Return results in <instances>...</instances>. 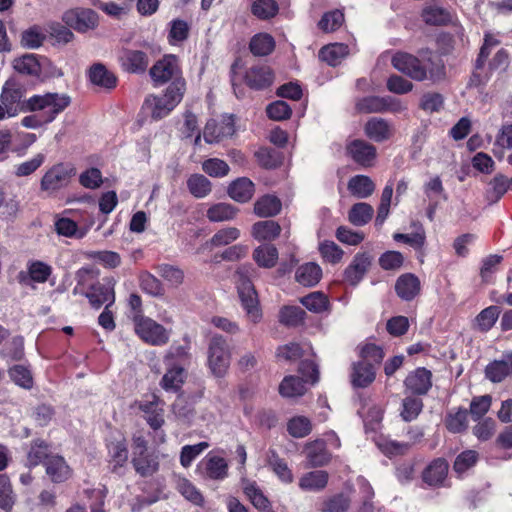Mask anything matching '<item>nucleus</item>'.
<instances>
[{"mask_svg":"<svg viewBox=\"0 0 512 512\" xmlns=\"http://www.w3.org/2000/svg\"><path fill=\"white\" fill-rule=\"evenodd\" d=\"M347 152L356 163L364 167L372 166L376 159V148L364 140L357 139L350 142Z\"/></svg>","mask_w":512,"mask_h":512,"instance_id":"17","label":"nucleus"},{"mask_svg":"<svg viewBox=\"0 0 512 512\" xmlns=\"http://www.w3.org/2000/svg\"><path fill=\"white\" fill-rule=\"evenodd\" d=\"M509 188V181L503 175L495 176L489 183L486 198L490 203L497 202Z\"/></svg>","mask_w":512,"mask_h":512,"instance_id":"53","label":"nucleus"},{"mask_svg":"<svg viewBox=\"0 0 512 512\" xmlns=\"http://www.w3.org/2000/svg\"><path fill=\"white\" fill-rule=\"evenodd\" d=\"M395 291L402 300L410 301L419 294L420 281L411 273L403 274L395 283Z\"/></svg>","mask_w":512,"mask_h":512,"instance_id":"27","label":"nucleus"},{"mask_svg":"<svg viewBox=\"0 0 512 512\" xmlns=\"http://www.w3.org/2000/svg\"><path fill=\"white\" fill-rule=\"evenodd\" d=\"M88 76L90 81L99 87L112 89L116 86L117 79L115 75L101 63L92 65Z\"/></svg>","mask_w":512,"mask_h":512,"instance_id":"29","label":"nucleus"},{"mask_svg":"<svg viewBox=\"0 0 512 512\" xmlns=\"http://www.w3.org/2000/svg\"><path fill=\"white\" fill-rule=\"evenodd\" d=\"M373 213L374 209L370 204L360 202L351 207L348 219L355 226H363L372 219Z\"/></svg>","mask_w":512,"mask_h":512,"instance_id":"44","label":"nucleus"},{"mask_svg":"<svg viewBox=\"0 0 512 512\" xmlns=\"http://www.w3.org/2000/svg\"><path fill=\"white\" fill-rule=\"evenodd\" d=\"M25 94V86L17 79L10 78L2 87L0 101L7 107H11L13 112L18 115L22 111H28L26 101H23Z\"/></svg>","mask_w":512,"mask_h":512,"instance_id":"10","label":"nucleus"},{"mask_svg":"<svg viewBox=\"0 0 512 512\" xmlns=\"http://www.w3.org/2000/svg\"><path fill=\"white\" fill-rule=\"evenodd\" d=\"M115 283L114 278L108 277L103 279V283L91 284L90 291L86 292L85 295L93 308L99 309L102 305L110 307L114 303Z\"/></svg>","mask_w":512,"mask_h":512,"instance_id":"11","label":"nucleus"},{"mask_svg":"<svg viewBox=\"0 0 512 512\" xmlns=\"http://www.w3.org/2000/svg\"><path fill=\"white\" fill-rule=\"evenodd\" d=\"M118 59L123 70L129 73H143L149 64L145 52L129 48L122 49Z\"/></svg>","mask_w":512,"mask_h":512,"instance_id":"15","label":"nucleus"},{"mask_svg":"<svg viewBox=\"0 0 512 512\" xmlns=\"http://www.w3.org/2000/svg\"><path fill=\"white\" fill-rule=\"evenodd\" d=\"M364 131L369 139L375 142H384L392 137L393 126L383 118L373 117L366 122Z\"/></svg>","mask_w":512,"mask_h":512,"instance_id":"22","label":"nucleus"},{"mask_svg":"<svg viewBox=\"0 0 512 512\" xmlns=\"http://www.w3.org/2000/svg\"><path fill=\"white\" fill-rule=\"evenodd\" d=\"M108 452L113 465V471L117 472L118 468H122L128 460V450L125 439L119 436L111 441L108 444Z\"/></svg>","mask_w":512,"mask_h":512,"instance_id":"35","label":"nucleus"},{"mask_svg":"<svg viewBox=\"0 0 512 512\" xmlns=\"http://www.w3.org/2000/svg\"><path fill=\"white\" fill-rule=\"evenodd\" d=\"M423 437V432L419 429L408 431L409 441L397 442L390 439H380L377 442L378 448L387 456H397L405 454L412 444L417 443Z\"/></svg>","mask_w":512,"mask_h":512,"instance_id":"16","label":"nucleus"},{"mask_svg":"<svg viewBox=\"0 0 512 512\" xmlns=\"http://www.w3.org/2000/svg\"><path fill=\"white\" fill-rule=\"evenodd\" d=\"M66 24L79 32L94 29L98 24V16L91 9H75L65 13Z\"/></svg>","mask_w":512,"mask_h":512,"instance_id":"14","label":"nucleus"},{"mask_svg":"<svg viewBox=\"0 0 512 512\" xmlns=\"http://www.w3.org/2000/svg\"><path fill=\"white\" fill-rule=\"evenodd\" d=\"M14 69L22 74L35 75L39 71V63L35 55L26 54L14 60Z\"/></svg>","mask_w":512,"mask_h":512,"instance_id":"62","label":"nucleus"},{"mask_svg":"<svg viewBox=\"0 0 512 512\" xmlns=\"http://www.w3.org/2000/svg\"><path fill=\"white\" fill-rule=\"evenodd\" d=\"M9 376L11 380L24 389H31L33 387V377L31 371L24 365H14L9 369Z\"/></svg>","mask_w":512,"mask_h":512,"instance_id":"54","label":"nucleus"},{"mask_svg":"<svg viewBox=\"0 0 512 512\" xmlns=\"http://www.w3.org/2000/svg\"><path fill=\"white\" fill-rule=\"evenodd\" d=\"M253 259L258 266L272 268L278 260V250L275 246L265 244L258 246L253 251Z\"/></svg>","mask_w":512,"mask_h":512,"instance_id":"42","label":"nucleus"},{"mask_svg":"<svg viewBox=\"0 0 512 512\" xmlns=\"http://www.w3.org/2000/svg\"><path fill=\"white\" fill-rule=\"evenodd\" d=\"M347 188L353 196L365 199L372 195L375 184L368 176L356 175L348 181Z\"/></svg>","mask_w":512,"mask_h":512,"instance_id":"34","label":"nucleus"},{"mask_svg":"<svg viewBox=\"0 0 512 512\" xmlns=\"http://www.w3.org/2000/svg\"><path fill=\"white\" fill-rule=\"evenodd\" d=\"M234 131L232 116H223L220 121L212 119L206 123L203 137L207 143L213 144L233 135Z\"/></svg>","mask_w":512,"mask_h":512,"instance_id":"13","label":"nucleus"},{"mask_svg":"<svg viewBox=\"0 0 512 512\" xmlns=\"http://www.w3.org/2000/svg\"><path fill=\"white\" fill-rule=\"evenodd\" d=\"M238 209L229 203H216L212 205L206 213L211 222L230 221L236 217Z\"/></svg>","mask_w":512,"mask_h":512,"instance_id":"43","label":"nucleus"},{"mask_svg":"<svg viewBox=\"0 0 512 512\" xmlns=\"http://www.w3.org/2000/svg\"><path fill=\"white\" fill-rule=\"evenodd\" d=\"M422 18L429 25H446L452 21L453 16L437 4H429L422 11Z\"/></svg>","mask_w":512,"mask_h":512,"instance_id":"36","label":"nucleus"},{"mask_svg":"<svg viewBox=\"0 0 512 512\" xmlns=\"http://www.w3.org/2000/svg\"><path fill=\"white\" fill-rule=\"evenodd\" d=\"M500 308L498 306H489L483 309L475 319V326L481 332L489 331L496 323Z\"/></svg>","mask_w":512,"mask_h":512,"instance_id":"47","label":"nucleus"},{"mask_svg":"<svg viewBox=\"0 0 512 512\" xmlns=\"http://www.w3.org/2000/svg\"><path fill=\"white\" fill-rule=\"evenodd\" d=\"M446 428L452 433H461L468 427V412L465 409L450 411L445 418Z\"/></svg>","mask_w":512,"mask_h":512,"instance_id":"48","label":"nucleus"},{"mask_svg":"<svg viewBox=\"0 0 512 512\" xmlns=\"http://www.w3.org/2000/svg\"><path fill=\"white\" fill-rule=\"evenodd\" d=\"M245 81L252 89H265L273 82L272 70L268 66L252 67L246 72Z\"/></svg>","mask_w":512,"mask_h":512,"instance_id":"24","label":"nucleus"},{"mask_svg":"<svg viewBox=\"0 0 512 512\" xmlns=\"http://www.w3.org/2000/svg\"><path fill=\"white\" fill-rule=\"evenodd\" d=\"M44 466L47 476L54 483L65 482L72 476L71 467L60 455L52 454L47 457V460L44 462Z\"/></svg>","mask_w":512,"mask_h":512,"instance_id":"18","label":"nucleus"},{"mask_svg":"<svg viewBox=\"0 0 512 512\" xmlns=\"http://www.w3.org/2000/svg\"><path fill=\"white\" fill-rule=\"evenodd\" d=\"M328 483V473L323 470H315L305 473L299 479V487L305 491H320Z\"/></svg>","mask_w":512,"mask_h":512,"instance_id":"40","label":"nucleus"},{"mask_svg":"<svg viewBox=\"0 0 512 512\" xmlns=\"http://www.w3.org/2000/svg\"><path fill=\"white\" fill-rule=\"evenodd\" d=\"M242 488L252 505L261 512H271V503L253 481L243 480Z\"/></svg>","mask_w":512,"mask_h":512,"instance_id":"28","label":"nucleus"},{"mask_svg":"<svg viewBox=\"0 0 512 512\" xmlns=\"http://www.w3.org/2000/svg\"><path fill=\"white\" fill-rule=\"evenodd\" d=\"M241 236V232L236 227H224L218 230L210 239V244L213 247H222L229 245Z\"/></svg>","mask_w":512,"mask_h":512,"instance_id":"52","label":"nucleus"},{"mask_svg":"<svg viewBox=\"0 0 512 512\" xmlns=\"http://www.w3.org/2000/svg\"><path fill=\"white\" fill-rule=\"evenodd\" d=\"M209 447L207 442H200L194 445H185L181 449L180 463L187 468L204 450Z\"/></svg>","mask_w":512,"mask_h":512,"instance_id":"60","label":"nucleus"},{"mask_svg":"<svg viewBox=\"0 0 512 512\" xmlns=\"http://www.w3.org/2000/svg\"><path fill=\"white\" fill-rule=\"evenodd\" d=\"M350 506L349 499L343 494L335 495L323 502V512H346Z\"/></svg>","mask_w":512,"mask_h":512,"instance_id":"64","label":"nucleus"},{"mask_svg":"<svg viewBox=\"0 0 512 512\" xmlns=\"http://www.w3.org/2000/svg\"><path fill=\"white\" fill-rule=\"evenodd\" d=\"M278 12V5L274 0H255L252 4V13L259 19H269Z\"/></svg>","mask_w":512,"mask_h":512,"instance_id":"56","label":"nucleus"},{"mask_svg":"<svg viewBox=\"0 0 512 512\" xmlns=\"http://www.w3.org/2000/svg\"><path fill=\"white\" fill-rule=\"evenodd\" d=\"M58 235L82 238L84 233L78 231L76 222L67 217H58L54 223Z\"/></svg>","mask_w":512,"mask_h":512,"instance_id":"61","label":"nucleus"},{"mask_svg":"<svg viewBox=\"0 0 512 512\" xmlns=\"http://www.w3.org/2000/svg\"><path fill=\"white\" fill-rule=\"evenodd\" d=\"M189 34V25L186 21L175 19L170 22L168 41L171 45H179L185 41Z\"/></svg>","mask_w":512,"mask_h":512,"instance_id":"55","label":"nucleus"},{"mask_svg":"<svg viewBox=\"0 0 512 512\" xmlns=\"http://www.w3.org/2000/svg\"><path fill=\"white\" fill-rule=\"evenodd\" d=\"M485 374L494 383L501 382L507 376L512 375V354L504 355L500 360L489 363L486 366Z\"/></svg>","mask_w":512,"mask_h":512,"instance_id":"26","label":"nucleus"},{"mask_svg":"<svg viewBox=\"0 0 512 512\" xmlns=\"http://www.w3.org/2000/svg\"><path fill=\"white\" fill-rule=\"evenodd\" d=\"M274 47L273 37L266 33L257 34L250 41V50L256 56H266L274 50Z\"/></svg>","mask_w":512,"mask_h":512,"instance_id":"45","label":"nucleus"},{"mask_svg":"<svg viewBox=\"0 0 512 512\" xmlns=\"http://www.w3.org/2000/svg\"><path fill=\"white\" fill-rule=\"evenodd\" d=\"M163 406L164 404L156 395H152L150 399L136 401L133 405L143 413V417L153 430H159L165 422Z\"/></svg>","mask_w":512,"mask_h":512,"instance_id":"12","label":"nucleus"},{"mask_svg":"<svg viewBox=\"0 0 512 512\" xmlns=\"http://www.w3.org/2000/svg\"><path fill=\"white\" fill-rule=\"evenodd\" d=\"M375 377L376 369L372 363L357 361L352 364L350 378L354 387L365 388L375 380Z\"/></svg>","mask_w":512,"mask_h":512,"instance_id":"23","label":"nucleus"},{"mask_svg":"<svg viewBox=\"0 0 512 512\" xmlns=\"http://www.w3.org/2000/svg\"><path fill=\"white\" fill-rule=\"evenodd\" d=\"M405 386L413 394L424 395L432 386V374L425 368H417L406 377Z\"/></svg>","mask_w":512,"mask_h":512,"instance_id":"21","label":"nucleus"},{"mask_svg":"<svg viewBox=\"0 0 512 512\" xmlns=\"http://www.w3.org/2000/svg\"><path fill=\"white\" fill-rule=\"evenodd\" d=\"M281 201L273 195L261 197L254 205V212L259 217H272L281 211Z\"/></svg>","mask_w":512,"mask_h":512,"instance_id":"41","label":"nucleus"},{"mask_svg":"<svg viewBox=\"0 0 512 512\" xmlns=\"http://www.w3.org/2000/svg\"><path fill=\"white\" fill-rule=\"evenodd\" d=\"M75 174L76 170L72 164L56 163L43 174L40 190L48 197L55 196L70 184Z\"/></svg>","mask_w":512,"mask_h":512,"instance_id":"4","label":"nucleus"},{"mask_svg":"<svg viewBox=\"0 0 512 512\" xmlns=\"http://www.w3.org/2000/svg\"><path fill=\"white\" fill-rule=\"evenodd\" d=\"M167 371L162 377L161 387L166 391H178L185 379V370L180 365H166Z\"/></svg>","mask_w":512,"mask_h":512,"instance_id":"37","label":"nucleus"},{"mask_svg":"<svg viewBox=\"0 0 512 512\" xmlns=\"http://www.w3.org/2000/svg\"><path fill=\"white\" fill-rule=\"evenodd\" d=\"M419 54L420 58L406 52H397L392 57V65L416 81L441 79L444 75L443 66L436 63L433 53L427 50Z\"/></svg>","mask_w":512,"mask_h":512,"instance_id":"1","label":"nucleus"},{"mask_svg":"<svg viewBox=\"0 0 512 512\" xmlns=\"http://www.w3.org/2000/svg\"><path fill=\"white\" fill-rule=\"evenodd\" d=\"M301 304L313 313H322L329 308L328 298L321 292H312L300 299Z\"/></svg>","mask_w":512,"mask_h":512,"instance_id":"50","label":"nucleus"},{"mask_svg":"<svg viewBox=\"0 0 512 512\" xmlns=\"http://www.w3.org/2000/svg\"><path fill=\"white\" fill-rule=\"evenodd\" d=\"M202 474L212 480H223L228 474L227 461L220 456L208 453L201 461Z\"/></svg>","mask_w":512,"mask_h":512,"instance_id":"19","label":"nucleus"},{"mask_svg":"<svg viewBox=\"0 0 512 512\" xmlns=\"http://www.w3.org/2000/svg\"><path fill=\"white\" fill-rule=\"evenodd\" d=\"M348 54L349 48L347 45L343 43H333L324 46L319 52V57L328 65L337 66Z\"/></svg>","mask_w":512,"mask_h":512,"instance_id":"33","label":"nucleus"},{"mask_svg":"<svg viewBox=\"0 0 512 512\" xmlns=\"http://www.w3.org/2000/svg\"><path fill=\"white\" fill-rule=\"evenodd\" d=\"M299 372L305 377V381L297 376H286L279 385V393L286 398L302 396L305 391V382L310 381L312 384L319 379V371L316 364L312 361H303L300 365Z\"/></svg>","mask_w":512,"mask_h":512,"instance_id":"7","label":"nucleus"},{"mask_svg":"<svg viewBox=\"0 0 512 512\" xmlns=\"http://www.w3.org/2000/svg\"><path fill=\"white\" fill-rule=\"evenodd\" d=\"M371 264V257L367 253H358L350 265L345 269L344 279L352 286H356L366 274Z\"/></svg>","mask_w":512,"mask_h":512,"instance_id":"20","label":"nucleus"},{"mask_svg":"<svg viewBox=\"0 0 512 512\" xmlns=\"http://www.w3.org/2000/svg\"><path fill=\"white\" fill-rule=\"evenodd\" d=\"M228 194L233 200L245 203L249 201L254 194V184L246 177L238 178L230 184Z\"/></svg>","mask_w":512,"mask_h":512,"instance_id":"31","label":"nucleus"},{"mask_svg":"<svg viewBox=\"0 0 512 512\" xmlns=\"http://www.w3.org/2000/svg\"><path fill=\"white\" fill-rule=\"evenodd\" d=\"M322 276V270L316 263H305L298 267L296 271V280L303 286L311 287L316 285Z\"/></svg>","mask_w":512,"mask_h":512,"instance_id":"39","label":"nucleus"},{"mask_svg":"<svg viewBox=\"0 0 512 512\" xmlns=\"http://www.w3.org/2000/svg\"><path fill=\"white\" fill-rule=\"evenodd\" d=\"M202 169L209 176L216 178L226 176L230 170L228 164L224 160L218 158L205 160L202 164Z\"/></svg>","mask_w":512,"mask_h":512,"instance_id":"63","label":"nucleus"},{"mask_svg":"<svg viewBox=\"0 0 512 512\" xmlns=\"http://www.w3.org/2000/svg\"><path fill=\"white\" fill-rule=\"evenodd\" d=\"M186 91L185 80L170 83L163 95H148L143 103V110L155 121L167 117L182 101Z\"/></svg>","mask_w":512,"mask_h":512,"instance_id":"2","label":"nucleus"},{"mask_svg":"<svg viewBox=\"0 0 512 512\" xmlns=\"http://www.w3.org/2000/svg\"><path fill=\"white\" fill-rule=\"evenodd\" d=\"M305 316V311L299 306H284L279 312V321L286 326L296 327L304 322Z\"/></svg>","mask_w":512,"mask_h":512,"instance_id":"46","label":"nucleus"},{"mask_svg":"<svg viewBox=\"0 0 512 512\" xmlns=\"http://www.w3.org/2000/svg\"><path fill=\"white\" fill-rule=\"evenodd\" d=\"M43 153L36 154L33 158L15 166L14 173L17 177H25L33 174L45 162Z\"/></svg>","mask_w":512,"mask_h":512,"instance_id":"59","label":"nucleus"},{"mask_svg":"<svg viewBox=\"0 0 512 512\" xmlns=\"http://www.w3.org/2000/svg\"><path fill=\"white\" fill-rule=\"evenodd\" d=\"M133 323L136 334L147 344L164 346L170 340L171 329L165 328L150 317L143 314H135Z\"/></svg>","mask_w":512,"mask_h":512,"instance_id":"6","label":"nucleus"},{"mask_svg":"<svg viewBox=\"0 0 512 512\" xmlns=\"http://www.w3.org/2000/svg\"><path fill=\"white\" fill-rule=\"evenodd\" d=\"M448 474V463L438 458L432 461L422 473L423 481L429 486H440Z\"/></svg>","mask_w":512,"mask_h":512,"instance_id":"25","label":"nucleus"},{"mask_svg":"<svg viewBox=\"0 0 512 512\" xmlns=\"http://www.w3.org/2000/svg\"><path fill=\"white\" fill-rule=\"evenodd\" d=\"M231 362V350L222 335L211 337L208 345V366L215 376H223Z\"/></svg>","mask_w":512,"mask_h":512,"instance_id":"8","label":"nucleus"},{"mask_svg":"<svg viewBox=\"0 0 512 512\" xmlns=\"http://www.w3.org/2000/svg\"><path fill=\"white\" fill-rule=\"evenodd\" d=\"M325 446L323 440H316L306 445L305 452L310 466L321 467L330 461V455Z\"/></svg>","mask_w":512,"mask_h":512,"instance_id":"30","label":"nucleus"},{"mask_svg":"<svg viewBox=\"0 0 512 512\" xmlns=\"http://www.w3.org/2000/svg\"><path fill=\"white\" fill-rule=\"evenodd\" d=\"M150 76L156 85L168 81L175 83L177 80H185L181 75L178 59L174 55H166L157 61L150 69Z\"/></svg>","mask_w":512,"mask_h":512,"instance_id":"9","label":"nucleus"},{"mask_svg":"<svg viewBox=\"0 0 512 512\" xmlns=\"http://www.w3.org/2000/svg\"><path fill=\"white\" fill-rule=\"evenodd\" d=\"M50 455L47 444L42 440H35L28 452L27 460L30 466H37L40 463L44 464Z\"/></svg>","mask_w":512,"mask_h":512,"instance_id":"58","label":"nucleus"},{"mask_svg":"<svg viewBox=\"0 0 512 512\" xmlns=\"http://www.w3.org/2000/svg\"><path fill=\"white\" fill-rule=\"evenodd\" d=\"M267 462L269 468L282 483L290 484L293 482L294 476L291 469L288 467L285 460L280 458L274 450L269 451Z\"/></svg>","mask_w":512,"mask_h":512,"instance_id":"38","label":"nucleus"},{"mask_svg":"<svg viewBox=\"0 0 512 512\" xmlns=\"http://www.w3.org/2000/svg\"><path fill=\"white\" fill-rule=\"evenodd\" d=\"M189 192L196 198H204L211 192V182L201 174H193L187 180Z\"/></svg>","mask_w":512,"mask_h":512,"instance_id":"49","label":"nucleus"},{"mask_svg":"<svg viewBox=\"0 0 512 512\" xmlns=\"http://www.w3.org/2000/svg\"><path fill=\"white\" fill-rule=\"evenodd\" d=\"M70 104V97L66 94L46 93L43 95H33L26 100V109L28 111H42V116L46 117V122H52Z\"/></svg>","mask_w":512,"mask_h":512,"instance_id":"5","label":"nucleus"},{"mask_svg":"<svg viewBox=\"0 0 512 512\" xmlns=\"http://www.w3.org/2000/svg\"><path fill=\"white\" fill-rule=\"evenodd\" d=\"M311 422L307 417H293L287 424L289 434L295 438H303L311 431Z\"/></svg>","mask_w":512,"mask_h":512,"instance_id":"57","label":"nucleus"},{"mask_svg":"<svg viewBox=\"0 0 512 512\" xmlns=\"http://www.w3.org/2000/svg\"><path fill=\"white\" fill-rule=\"evenodd\" d=\"M344 23V14L341 10L335 9L325 13L320 21L318 27L325 33L336 31Z\"/></svg>","mask_w":512,"mask_h":512,"instance_id":"51","label":"nucleus"},{"mask_svg":"<svg viewBox=\"0 0 512 512\" xmlns=\"http://www.w3.org/2000/svg\"><path fill=\"white\" fill-rule=\"evenodd\" d=\"M252 272H254V268L251 265L239 267L236 271V284L238 295L242 307L246 311L247 318L253 323H258L262 318V313L259 308L257 292L250 279Z\"/></svg>","mask_w":512,"mask_h":512,"instance_id":"3","label":"nucleus"},{"mask_svg":"<svg viewBox=\"0 0 512 512\" xmlns=\"http://www.w3.org/2000/svg\"><path fill=\"white\" fill-rule=\"evenodd\" d=\"M281 233L280 225L273 220L259 221L253 224L251 234L258 241H272Z\"/></svg>","mask_w":512,"mask_h":512,"instance_id":"32","label":"nucleus"}]
</instances>
